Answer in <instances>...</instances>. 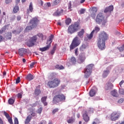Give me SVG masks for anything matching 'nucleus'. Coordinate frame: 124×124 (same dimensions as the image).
<instances>
[{
  "label": "nucleus",
  "instance_id": "nucleus-61",
  "mask_svg": "<svg viewBox=\"0 0 124 124\" xmlns=\"http://www.w3.org/2000/svg\"><path fill=\"white\" fill-rule=\"evenodd\" d=\"M2 39H3V37L0 35V42H1L2 41Z\"/></svg>",
  "mask_w": 124,
  "mask_h": 124
},
{
  "label": "nucleus",
  "instance_id": "nucleus-49",
  "mask_svg": "<svg viewBox=\"0 0 124 124\" xmlns=\"http://www.w3.org/2000/svg\"><path fill=\"white\" fill-rule=\"evenodd\" d=\"M85 11H86V10L85 9H81L80 11V14H84L85 13Z\"/></svg>",
  "mask_w": 124,
  "mask_h": 124
},
{
  "label": "nucleus",
  "instance_id": "nucleus-3",
  "mask_svg": "<svg viewBox=\"0 0 124 124\" xmlns=\"http://www.w3.org/2000/svg\"><path fill=\"white\" fill-rule=\"evenodd\" d=\"M39 23V20H38V19H37L36 17H33L30 20L29 22V24L31 25L27 26L25 30L26 31H31L32 29H34V28H35L37 26V24H38Z\"/></svg>",
  "mask_w": 124,
  "mask_h": 124
},
{
  "label": "nucleus",
  "instance_id": "nucleus-29",
  "mask_svg": "<svg viewBox=\"0 0 124 124\" xmlns=\"http://www.w3.org/2000/svg\"><path fill=\"white\" fill-rule=\"evenodd\" d=\"M34 93L35 95H39L41 93V91L40 89H35L34 91Z\"/></svg>",
  "mask_w": 124,
  "mask_h": 124
},
{
  "label": "nucleus",
  "instance_id": "nucleus-32",
  "mask_svg": "<svg viewBox=\"0 0 124 124\" xmlns=\"http://www.w3.org/2000/svg\"><path fill=\"white\" fill-rule=\"evenodd\" d=\"M71 22H72V20L69 18H68L65 20L66 25H69L70 24H71Z\"/></svg>",
  "mask_w": 124,
  "mask_h": 124
},
{
  "label": "nucleus",
  "instance_id": "nucleus-5",
  "mask_svg": "<svg viewBox=\"0 0 124 124\" xmlns=\"http://www.w3.org/2000/svg\"><path fill=\"white\" fill-rule=\"evenodd\" d=\"M61 80L59 78H55L52 80L49 81L47 82V86L50 89H55L60 86Z\"/></svg>",
  "mask_w": 124,
  "mask_h": 124
},
{
  "label": "nucleus",
  "instance_id": "nucleus-14",
  "mask_svg": "<svg viewBox=\"0 0 124 124\" xmlns=\"http://www.w3.org/2000/svg\"><path fill=\"white\" fill-rule=\"evenodd\" d=\"M27 53V49L25 48H20L18 50V53L19 56L21 57H23L24 56V54H26Z\"/></svg>",
  "mask_w": 124,
  "mask_h": 124
},
{
  "label": "nucleus",
  "instance_id": "nucleus-15",
  "mask_svg": "<svg viewBox=\"0 0 124 124\" xmlns=\"http://www.w3.org/2000/svg\"><path fill=\"white\" fill-rule=\"evenodd\" d=\"M63 12V10L62 9L60 11L59 10H57L56 12H55L53 15L54 16H60V15H62Z\"/></svg>",
  "mask_w": 124,
  "mask_h": 124
},
{
  "label": "nucleus",
  "instance_id": "nucleus-22",
  "mask_svg": "<svg viewBox=\"0 0 124 124\" xmlns=\"http://www.w3.org/2000/svg\"><path fill=\"white\" fill-rule=\"evenodd\" d=\"M110 93L112 96H114L115 97H117L118 96V93L117 92L116 90H113L111 91Z\"/></svg>",
  "mask_w": 124,
  "mask_h": 124
},
{
  "label": "nucleus",
  "instance_id": "nucleus-63",
  "mask_svg": "<svg viewBox=\"0 0 124 124\" xmlns=\"http://www.w3.org/2000/svg\"><path fill=\"white\" fill-rule=\"evenodd\" d=\"M31 116H32V117H34L35 116V112H32L31 113Z\"/></svg>",
  "mask_w": 124,
  "mask_h": 124
},
{
  "label": "nucleus",
  "instance_id": "nucleus-55",
  "mask_svg": "<svg viewBox=\"0 0 124 124\" xmlns=\"http://www.w3.org/2000/svg\"><path fill=\"white\" fill-rule=\"evenodd\" d=\"M12 2V0H5V3L8 4Z\"/></svg>",
  "mask_w": 124,
  "mask_h": 124
},
{
  "label": "nucleus",
  "instance_id": "nucleus-31",
  "mask_svg": "<svg viewBox=\"0 0 124 124\" xmlns=\"http://www.w3.org/2000/svg\"><path fill=\"white\" fill-rule=\"evenodd\" d=\"M18 11H19V6H16L13 8V12H14V13H17Z\"/></svg>",
  "mask_w": 124,
  "mask_h": 124
},
{
  "label": "nucleus",
  "instance_id": "nucleus-44",
  "mask_svg": "<svg viewBox=\"0 0 124 124\" xmlns=\"http://www.w3.org/2000/svg\"><path fill=\"white\" fill-rule=\"evenodd\" d=\"M58 111H59V108H55L52 110V114L54 115V114H56L57 112H58Z\"/></svg>",
  "mask_w": 124,
  "mask_h": 124
},
{
  "label": "nucleus",
  "instance_id": "nucleus-21",
  "mask_svg": "<svg viewBox=\"0 0 124 124\" xmlns=\"http://www.w3.org/2000/svg\"><path fill=\"white\" fill-rule=\"evenodd\" d=\"M53 39H54V35H51L49 36V40H47L46 44H50V46H51V43L53 42Z\"/></svg>",
  "mask_w": 124,
  "mask_h": 124
},
{
  "label": "nucleus",
  "instance_id": "nucleus-46",
  "mask_svg": "<svg viewBox=\"0 0 124 124\" xmlns=\"http://www.w3.org/2000/svg\"><path fill=\"white\" fill-rule=\"evenodd\" d=\"M91 17H92L93 19L95 18V13L91 12L90 15Z\"/></svg>",
  "mask_w": 124,
  "mask_h": 124
},
{
  "label": "nucleus",
  "instance_id": "nucleus-10",
  "mask_svg": "<svg viewBox=\"0 0 124 124\" xmlns=\"http://www.w3.org/2000/svg\"><path fill=\"white\" fill-rule=\"evenodd\" d=\"M86 60V54L85 53H81L78 59V63H82L85 62Z\"/></svg>",
  "mask_w": 124,
  "mask_h": 124
},
{
  "label": "nucleus",
  "instance_id": "nucleus-13",
  "mask_svg": "<svg viewBox=\"0 0 124 124\" xmlns=\"http://www.w3.org/2000/svg\"><path fill=\"white\" fill-rule=\"evenodd\" d=\"M83 120L85 122V123H89L90 121V116L88 115L87 112L84 113L82 115Z\"/></svg>",
  "mask_w": 124,
  "mask_h": 124
},
{
  "label": "nucleus",
  "instance_id": "nucleus-39",
  "mask_svg": "<svg viewBox=\"0 0 124 124\" xmlns=\"http://www.w3.org/2000/svg\"><path fill=\"white\" fill-rule=\"evenodd\" d=\"M37 36H38V37H40L42 39V40H43L44 36L43 34L42 33H38L36 35Z\"/></svg>",
  "mask_w": 124,
  "mask_h": 124
},
{
  "label": "nucleus",
  "instance_id": "nucleus-62",
  "mask_svg": "<svg viewBox=\"0 0 124 124\" xmlns=\"http://www.w3.org/2000/svg\"><path fill=\"white\" fill-rule=\"evenodd\" d=\"M43 104L45 106H47V105H48V104L47 103V102H43Z\"/></svg>",
  "mask_w": 124,
  "mask_h": 124
},
{
  "label": "nucleus",
  "instance_id": "nucleus-8",
  "mask_svg": "<svg viewBox=\"0 0 124 124\" xmlns=\"http://www.w3.org/2000/svg\"><path fill=\"white\" fill-rule=\"evenodd\" d=\"M78 37H75L74 39L73 40L72 43L70 46V51L71 50H73L76 47L79 46L80 43H79V40H78Z\"/></svg>",
  "mask_w": 124,
  "mask_h": 124
},
{
  "label": "nucleus",
  "instance_id": "nucleus-23",
  "mask_svg": "<svg viewBox=\"0 0 124 124\" xmlns=\"http://www.w3.org/2000/svg\"><path fill=\"white\" fill-rule=\"evenodd\" d=\"M70 62L72 63V64H75L77 62V60L74 56H72L70 60Z\"/></svg>",
  "mask_w": 124,
  "mask_h": 124
},
{
  "label": "nucleus",
  "instance_id": "nucleus-38",
  "mask_svg": "<svg viewBox=\"0 0 124 124\" xmlns=\"http://www.w3.org/2000/svg\"><path fill=\"white\" fill-rule=\"evenodd\" d=\"M93 32H94V31H92L90 34L88 36V38L89 39H92L93 38Z\"/></svg>",
  "mask_w": 124,
  "mask_h": 124
},
{
  "label": "nucleus",
  "instance_id": "nucleus-64",
  "mask_svg": "<svg viewBox=\"0 0 124 124\" xmlns=\"http://www.w3.org/2000/svg\"><path fill=\"white\" fill-rule=\"evenodd\" d=\"M0 124H3V122L2 121V120H1V118H0Z\"/></svg>",
  "mask_w": 124,
  "mask_h": 124
},
{
  "label": "nucleus",
  "instance_id": "nucleus-40",
  "mask_svg": "<svg viewBox=\"0 0 124 124\" xmlns=\"http://www.w3.org/2000/svg\"><path fill=\"white\" fill-rule=\"evenodd\" d=\"M100 31V29H99V28L98 27H95L94 28V30L93 31H95L96 32H98V31Z\"/></svg>",
  "mask_w": 124,
  "mask_h": 124
},
{
  "label": "nucleus",
  "instance_id": "nucleus-7",
  "mask_svg": "<svg viewBox=\"0 0 124 124\" xmlns=\"http://www.w3.org/2000/svg\"><path fill=\"white\" fill-rule=\"evenodd\" d=\"M93 64H90L87 65L84 71V74L85 78H89L90 75L92 74L93 71Z\"/></svg>",
  "mask_w": 124,
  "mask_h": 124
},
{
  "label": "nucleus",
  "instance_id": "nucleus-27",
  "mask_svg": "<svg viewBox=\"0 0 124 124\" xmlns=\"http://www.w3.org/2000/svg\"><path fill=\"white\" fill-rule=\"evenodd\" d=\"M90 10L93 13L95 14L96 12H97V8L95 7H93L92 8H90Z\"/></svg>",
  "mask_w": 124,
  "mask_h": 124
},
{
  "label": "nucleus",
  "instance_id": "nucleus-1",
  "mask_svg": "<svg viewBox=\"0 0 124 124\" xmlns=\"http://www.w3.org/2000/svg\"><path fill=\"white\" fill-rule=\"evenodd\" d=\"M108 38L109 36L105 31L101 32L99 34L97 45L100 50H104L105 49V42L106 40H108Z\"/></svg>",
  "mask_w": 124,
  "mask_h": 124
},
{
  "label": "nucleus",
  "instance_id": "nucleus-6",
  "mask_svg": "<svg viewBox=\"0 0 124 124\" xmlns=\"http://www.w3.org/2000/svg\"><path fill=\"white\" fill-rule=\"evenodd\" d=\"M104 16L101 13H99L97 15L95 19V22L99 25H102L105 26V24L107 23V21L104 19Z\"/></svg>",
  "mask_w": 124,
  "mask_h": 124
},
{
  "label": "nucleus",
  "instance_id": "nucleus-36",
  "mask_svg": "<svg viewBox=\"0 0 124 124\" xmlns=\"http://www.w3.org/2000/svg\"><path fill=\"white\" fill-rule=\"evenodd\" d=\"M61 0H55L53 1V5H58L60 2H61Z\"/></svg>",
  "mask_w": 124,
  "mask_h": 124
},
{
  "label": "nucleus",
  "instance_id": "nucleus-53",
  "mask_svg": "<svg viewBox=\"0 0 124 124\" xmlns=\"http://www.w3.org/2000/svg\"><path fill=\"white\" fill-rule=\"evenodd\" d=\"M39 124H47V122L45 120H42Z\"/></svg>",
  "mask_w": 124,
  "mask_h": 124
},
{
  "label": "nucleus",
  "instance_id": "nucleus-20",
  "mask_svg": "<svg viewBox=\"0 0 124 124\" xmlns=\"http://www.w3.org/2000/svg\"><path fill=\"white\" fill-rule=\"evenodd\" d=\"M68 119H69L67 122L68 124H73L74 122H75V118L73 117H68Z\"/></svg>",
  "mask_w": 124,
  "mask_h": 124
},
{
  "label": "nucleus",
  "instance_id": "nucleus-24",
  "mask_svg": "<svg viewBox=\"0 0 124 124\" xmlns=\"http://www.w3.org/2000/svg\"><path fill=\"white\" fill-rule=\"evenodd\" d=\"M26 79L28 81H31L33 79V76L31 74H29L27 76Z\"/></svg>",
  "mask_w": 124,
  "mask_h": 124
},
{
  "label": "nucleus",
  "instance_id": "nucleus-33",
  "mask_svg": "<svg viewBox=\"0 0 124 124\" xmlns=\"http://www.w3.org/2000/svg\"><path fill=\"white\" fill-rule=\"evenodd\" d=\"M29 9L30 12H32V10H33V8L32 7V2H30Z\"/></svg>",
  "mask_w": 124,
  "mask_h": 124
},
{
  "label": "nucleus",
  "instance_id": "nucleus-16",
  "mask_svg": "<svg viewBox=\"0 0 124 124\" xmlns=\"http://www.w3.org/2000/svg\"><path fill=\"white\" fill-rule=\"evenodd\" d=\"M113 9L114 7L112 5H110L105 9L104 12L105 13H107V12H111V11H113Z\"/></svg>",
  "mask_w": 124,
  "mask_h": 124
},
{
  "label": "nucleus",
  "instance_id": "nucleus-4",
  "mask_svg": "<svg viewBox=\"0 0 124 124\" xmlns=\"http://www.w3.org/2000/svg\"><path fill=\"white\" fill-rule=\"evenodd\" d=\"M52 101L53 103L57 104L60 102H64L65 101V96L63 94H59L54 96Z\"/></svg>",
  "mask_w": 124,
  "mask_h": 124
},
{
  "label": "nucleus",
  "instance_id": "nucleus-48",
  "mask_svg": "<svg viewBox=\"0 0 124 124\" xmlns=\"http://www.w3.org/2000/svg\"><path fill=\"white\" fill-rule=\"evenodd\" d=\"M119 93L121 94H124V89H119Z\"/></svg>",
  "mask_w": 124,
  "mask_h": 124
},
{
  "label": "nucleus",
  "instance_id": "nucleus-18",
  "mask_svg": "<svg viewBox=\"0 0 124 124\" xmlns=\"http://www.w3.org/2000/svg\"><path fill=\"white\" fill-rule=\"evenodd\" d=\"M84 33H85V30L81 29V31L78 33V36L80 38H83V36Z\"/></svg>",
  "mask_w": 124,
  "mask_h": 124
},
{
  "label": "nucleus",
  "instance_id": "nucleus-50",
  "mask_svg": "<svg viewBox=\"0 0 124 124\" xmlns=\"http://www.w3.org/2000/svg\"><path fill=\"white\" fill-rule=\"evenodd\" d=\"M15 124H19V121L17 118H15L14 119Z\"/></svg>",
  "mask_w": 124,
  "mask_h": 124
},
{
  "label": "nucleus",
  "instance_id": "nucleus-41",
  "mask_svg": "<svg viewBox=\"0 0 124 124\" xmlns=\"http://www.w3.org/2000/svg\"><path fill=\"white\" fill-rule=\"evenodd\" d=\"M4 115L7 118V119H9L10 118V116L8 113H7L6 111H4Z\"/></svg>",
  "mask_w": 124,
  "mask_h": 124
},
{
  "label": "nucleus",
  "instance_id": "nucleus-25",
  "mask_svg": "<svg viewBox=\"0 0 124 124\" xmlns=\"http://www.w3.org/2000/svg\"><path fill=\"white\" fill-rule=\"evenodd\" d=\"M89 95L91 97L94 96L95 95V90L93 89L91 90L89 92Z\"/></svg>",
  "mask_w": 124,
  "mask_h": 124
},
{
  "label": "nucleus",
  "instance_id": "nucleus-52",
  "mask_svg": "<svg viewBox=\"0 0 124 124\" xmlns=\"http://www.w3.org/2000/svg\"><path fill=\"white\" fill-rule=\"evenodd\" d=\"M20 82V77H18L16 80V84H19V82Z\"/></svg>",
  "mask_w": 124,
  "mask_h": 124
},
{
  "label": "nucleus",
  "instance_id": "nucleus-43",
  "mask_svg": "<svg viewBox=\"0 0 124 124\" xmlns=\"http://www.w3.org/2000/svg\"><path fill=\"white\" fill-rule=\"evenodd\" d=\"M47 99V96H44L42 97L41 101L42 102H45L46 101V100Z\"/></svg>",
  "mask_w": 124,
  "mask_h": 124
},
{
  "label": "nucleus",
  "instance_id": "nucleus-12",
  "mask_svg": "<svg viewBox=\"0 0 124 124\" xmlns=\"http://www.w3.org/2000/svg\"><path fill=\"white\" fill-rule=\"evenodd\" d=\"M113 88H114V85H113V84H112L110 82H108L107 83L105 87V90L106 91H109L110 90H112Z\"/></svg>",
  "mask_w": 124,
  "mask_h": 124
},
{
  "label": "nucleus",
  "instance_id": "nucleus-60",
  "mask_svg": "<svg viewBox=\"0 0 124 124\" xmlns=\"http://www.w3.org/2000/svg\"><path fill=\"white\" fill-rule=\"evenodd\" d=\"M17 21H20L21 20V16H18L16 17Z\"/></svg>",
  "mask_w": 124,
  "mask_h": 124
},
{
  "label": "nucleus",
  "instance_id": "nucleus-37",
  "mask_svg": "<svg viewBox=\"0 0 124 124\" xmlns=\"http://www.w3.org/2000/svg\"><path fill=\"white\" fill-rule=\"evenodd\" d=\"M12 36V34L11 32H8L7 34V39H11V37Z\"/></svg>",
  "mask_w": 124,
  "mask_h": 124
},
{
  "label": "nucleus",
  "instance_id": "nucleus-19",
  "mask_svg": "<svg viewBox=\"0 0 124 124\" xmlns=\"http://www.w3.org/2000/svg\"><path fill=\"white\" fill-rule=\"evenodd\" d=\"M110 73V71L109 70H105L103 71V74H102V77L103 78H106Z\"/></svg>",
  "mask_w": 124,
  "mask_h": 124
},
{
  "label": "nucleus",
  "instance_id": "nucleus-45",
  "mask_svg": "<svg viewBox=\"0 0 124 124\" xmlns=\"http://www.w3.org/2000/svg\"><path fill=\"white\" fill-rule=\"evenodd\" d=\"M55 51H56V46H54L52 50L51 51V55H54L55 53Z\"/></svg>",
  "mask_w": 124,
  "mask_h": 124
},
{
  "label": "nucleus",
  "instance_id": "nucleus-57",
  "mask_svg": "<svg viewBox=\"0 0 124 124\" xmlns=\"http://www.w3.org/2000/svg\"><path fill=\"white\" fill-rule=\"evenodd\" d=\"M75 53L76 56H78V48H76L75 50Z\"/></svg>",
  "mask_w": 124,
  "mask_h": 124
},
{
  "label": "nucleus",
  "instance_id": "nucleus-51",
  "mask_svg": "<svg viewBox=\"0 0 124 124\" xmlns=\"http://www.w3.org/2000/svg\"><path fill=\"white\" fill-rule=\"evenodd\" d=\"M22 95H23V93H18L17 94V97H18V98H22Z\"/></svg>",
  "mask_w": 124,
  "mask_h": 124
},
{
  "label": "nucleus",
  "instance_id": "nucleus-34",
  "mask_svg": "<svg viewBox=\"0 0 124 124\" xmlns=\"http://www.w3.org/2000/svg\"><path fill=\"white\" fill-rule=\"evenodd\" d=\"M55 68L57 69H64V67L62 65L60 66V65L57 64L55 66Z\"/></svg>",
  "mask_w": 124,
  "mask_h": 124
},
{
  "label": "nucleus",
  "instance_id": "nucleus-54",
  "mask_svg": "<svg viewBox=\"0 0 124 124\" xmlns=\"http://www.w3.org/2000/svg\"><path fill=\"white\" fill-rule=\"evenodd\" d=\"M34 64H35V62H32L30 64V67L31 68H32L33 66H34Z\"/></svg>",
  "mask_w": 124,
  "mask_h": 124
},
{
  "label": "nucleus",
  "instance_id": "nucleus-47",
  "mask_svg": "<svg viewBox=\"0 0 124 124\" xmlns=\"http://www.w3.org/2000/svg\"><path fill=\"white\" fill-rule=\"evenodd\" d=\"M9 124H13V122H12V118L11 117H9L7 119Z\"/></svg>",
  "mask_w": 124,
  "mask_h": 124
},
{
  "label": "nucleus",
  "instance_id": "nucleus-35",
  "mask_svg": "<svg viewBox=\"0 0 124 124\" xmlns=\"http://www.w3.org/2000/svg\"><path fill=\"white\" fill-rule=\"evenodd\" d=\"M117 49H119V51H120V52H123V51L124 50V44L122 45V46L118 47Z\"/></svg>",
  "mask_w": 124,
  "mask_h": 124
},
{
  "label": "nucleus",
  "instance_id": "nucleus-26",
  "mask_svg": "<svg viewBox=\"0 0 124 124\" xmlns=\"http://www.w3.org/2000/svg\"><path fill=\"white\" fill-rule=\"evenodd\" d=\"M31 116L29 115L25 120V124H29L31 122Z\"/></svg>",
  "mask_w": 124,
  "mask_h": 124
},
{
  "label": "nucleus",
  "instance_id": "nucleus-17",
  "mask_svg": "<svg viewBox=\"0 0 124 124\" xmlns=\"http://www.w3.org/2000/svg\"><path fill=\"white\" fill-rule=\"evenodd\" d=\"M51 47L50 44L47 45L46 47H40L39 48V50L41 51V52H44L45 51H47V50H49V48Z\"/></svg>",
  "mask_w": 124,
  "mask_h": 124
},
{
  "label": "nucleus",
  "instance_id": "nucleus-2",
  "mask_svg": "<svg viewBox=\"0 0 124 124\" xmlns=\"http://www.w3.org/2000/svg\"><path fill=\"white\" fill-rule=\"evenodd\" d=\"M80 29V23L79 22H75L74 24L70 25L68 28V33L72 34L74 32H76Z\"/></svg>",
  "mask_w": 124,
  "mask_h": 124
},
{
  "label": "nucleus",
  "instance_id": "nucleus-56",
  "mask_svg": "<svg viewBox=\"0 0 124 124\" xmlns=\"http://www.w3.org/2000/svg\"><path fill=\"white\" fill-rule=\"evenodd\" d=\"M123 102H124V99H123V98H121L118 101V103H123Z\"/></svg>",
  "mask_w": 124,
  "mask_h": 124
},
{
  "label": "nucleus",
  "instance_id": "nucleus-58",
  "mask_svg": "<svg viewBox=\"0 0 124 124\" xmlns=\"http://www.w3.org/2000/svg\"><path fill=\"white\" fill-rule=\"evenodd\" d=\"M16 18V16H13L12 17H11V21H14Z\"/></svg>",
  "mask_w": 124,
  "mask_h": 124
},
{
  "label": "nucleus",
  "instance_id": "nucleus-42",
  "mask_svg": "<svg viewBox=\"0 0 124 124\" xmlns=\"http://www.w3.org/2000/svg\"><path fill=\"white\" fill-rule=\"evenodd\" d=\"M42 110H43V108H38L37 110L38 114H41V113L42 112Z\"/></svg>",
  "mask_w": 124,
  "mask_h": 124
},
{
  "label": "nucleus",
  "instance_id": "nucleus-11",
  "mask_svg": "<svg viewBox=\"0 0 124 124\" xmlns=\"http://www.w3.org/2000/svg\"><path fill=\"white\" fill-rule=\"evenodd\" d=\"M119 118H120V115L116 111L113 112L110 115V119L111 121L115 122L119 120Z\"/></svg>",
  "mask_w": 124,
  "mask_h": 124
},
{
  "label": "nucleus",
  "instance_id": "nucleus-59",
  "mask_svg": "<svg viewBox=\"0 0 124 124\" xmlns=\"http://www.w3.org/2000/svg\"><path fill=\"white\" fill-rule=\"evenodd\" d=\"M124 80H122L121 81L120 83H119V85L120 86V87L122 88V85H123V84H124Z\"/></svg>",
  "mask_w": 124,
  "mask_h": 124
},
{
  "label": "nucleus",
  "instance_id": "nucleus-30",
  "mask_svg": "<svg viewBox=\"0 0 124 124\" xmlns=\"http://www.w3.org/2000/svg\"><path fill=\"white\" fill-rule=\"evenodd\" d=\"M14 102H15V100H14V99H13L12 98H10L8 100V103L10 105H12L14 104Z\"/></svg>",
  "mask_w": 124,
  "mask_h": 124
},
{
  "label": "nucleus",
  "instance_id": "nucleus-28",
  "mask_svg": "<svg viewBox=\"0 0 124 124\" xmlns=\"http://www.w3.org/2000/svg\"><path fill=\"white\" fill-rule=\"evenodd\" d=\"M86 48H87V46H86V45L85 44H83L79 48V50L80 51L83 52V51H84V50H85V49H86Z\"/></svg>",
  "mask_w": 124,
  "mask_h": 124
},
{
  "label": "nucleus",
  "instance_id": "nucleus-9",
  "mask_svg": "<svg viewBox=\"0 0 124 124\" xmlns=\"http://www.w3.org/2000/svg\"><path fill=\"white\" fill-rule=\"evenodd\" d=\"M36 41H37V36L34 35L30 38L27 45L28 47H32L34 46V43H36Z\"/></svg>",
  "mask_w": 124,
  "mask_h": 124
}]
</instances>
